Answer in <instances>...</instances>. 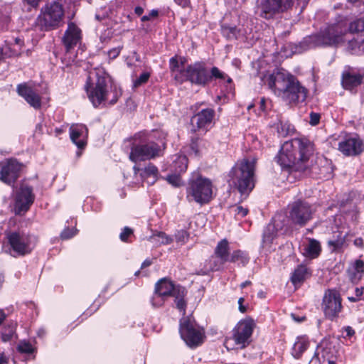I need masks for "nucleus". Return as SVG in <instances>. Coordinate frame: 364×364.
Instances as JSON below:
<instances>
[{
	"instance_id": "nucleus-1",
	"label": "nucleus",
	"mask_w": 364,
	"mask_h": 364,
	"mask_svg": "<svg viewBox=\"0 0 364 364\" xmlns=\"http://www.w3.org/2000/svg\"><path fill=\"white\" fill-rule=\"evenodd\" d=\"M314 145L306 138H294L286 141L276 156L278 164L295 177L313 172Z\"/></svg>"
},
{
	"instance_id": "nucleus-2",
	"label": "nucleus",
	"mask_w": 364,
	"mask_h": 364,
	"mask_svg": "<svg viewBox=\"0 0 364 364\" xmlns=\"http://www.w3.org/2000/svg\"><path fill=\"white\" fill-rule=\"evenodd\" d=\"M264 83L274 93L288 104H297L306 100L308 90L298 79L284 69H277L264 77Z\"/></svg>"
},
{
	"instance_id": "nucleus-3",
	"label": "nucleus",
	"mask_w": 364,
	"mask_h": 364,
	"mask_svg": "<svg viewBox=\"0 0 364 364\" xmlns=\"http://www.w3.org/2000/svg\"><path fill=\"white\" fill-rule=\"evenodd\" d=\"M85 89L87 97L95 108L114 105L118 101L121 92L109 83V77L105 73H96L95 77L87 78Z\"/></svg>"
},
{
	"instance_id": "nucleus-4",
	"label": "nucleus",
	"mask_w": 364,
	"mask_h": 364,
	"mask_svg": "<svg viewBox=\"0 0 364 364\" xmlns=\"http://www.w3.org/2000/svg\"><path fill=\"white\" fill-rule=\"evenodd\" d=\"M255 159H243L230 172V181L242 195L247 196L255 187Z\"/></svg>"
},
{
	"instance_id": "nucleus-5",
	"label": "nucleus",
	"mask_w": 364,
	"mask_h": 364,
	"mask_svg": "<svg viewBox=\"0 0 364 364\" xmlns=\"http://www.w3.org/2000/svg\"><path fill=\"white\" fill-rule=\"evenodd\" d=\"M309 0H257L256 14L266 20L274 18L276 16L291 11L302 4L304 7Z\"/></svg>"
},
{
	"instance_id": "nucleus-6",
	"label": "nucleus",
	"mask_w": 364,
	"mask_h": 364,
	"mask_svg": "<svg viewBox=\"0 0 364 364\" xmlns=\"http://www.w3.org/2000/svg\"><path fill=\"white\" fill-rule=\"evenodd\" d=\"M64 17L63 5L58 2L47 4L41 9L35 21V26L40 31H51L58 28Z\"/></svg>"
},
{
	"instance_id": "nucleus-7",
	"label": "nucleus",
	"mask_w": 364,
	"mask_h": 364,
	"mask_svg": "<svg viewBox=\"0 0 364 364\" xmlns=\"http://www.w3.org/2000/svg\"><path fill=\"white\" fill-rule=\"evenodd\" d=\"M6 239L9 246L6 252L14 257L31 253L36 241L33 236L23 231L7 232Z\"/></svg>"
},
{
	"instance_id": "nucleus-8",
	"label": "nucleus",
	"mask_w": 364,
	"mask_h": 364,
	"mask_svg": "<svg viewBox=\"0 0 364 364\" xmlns=\"http://www.w3.org/2000/svg\"><path fill=\"white\" fill-rule=\"evenodd\" d=\"M165 142L161 139L159 143L151 140L146 143L134 144L131 148L129 159L137 163L138 161L150 160L160 156L164 149Z\"/></svg>"
},
{
	"instance_id": "nucleus-9",
	"label": "nucleus",
	"mask_w": 364,
	"mask_h": 364,
	"mask_svg": "<svg viewBox=\"0 0 364 364\" xmlns=\"http://www.w3.org/2000/svg\"><path fill=\"white\" fill-rule=\"evenodd\" d=\"M175 80L180 82L189 81L192 84L204 87L210 82V76L205 63L198 61L176 73Z\"/></svg>"
},
{
	"instance_id": "nucleus-10",
	"label": "nucleus",
	"mask_w": 364,
	"mask_h": 364,
	"mask_svg": "<svg viewBox=\"0 0 364 364\" xmlns=\"http://www.w3.org/2000/svg\"><path fill=\"white\" fill-rule=\"evenodd\" d=\"M187 198L198 203H208L212 198V183L209 179L198 177L189 181L187 188Z\"/></svg>"
},
{
	"instance_id": "nucleus-11",
	"label": "nucleus",
	"mask_w": 364,
	"mask_h": 364,
	"mask_svg": "<svg viewBox=\"0 0 364 364\" xmlns=\"http://www.w3.org/2000/svg\"><path fill=\"white\" fill-rule=\"evenodd\" d=\"M346 28L343 23L328 25L321 29L320 32L311 37L316 46L337 45L343 41Z\"/></svg>"
},
{
	"instance_id": "nucleus-12",
	"label": "nucleus",
	"mask_w": 364,
	"mask_h": 364,
	"mask_svg": "<svg viewBox=\"0 0 364 364\" xmlns=\"http://www.w3.org/2000/svg\"><path fill=\"white\" fill-rule=\"evenodd\" d=\"M179 332L182 339L190 347L201 345L205 338L203 329L188 318L181 320Z\"/></svg>"
},
{
	"instance_id": "nucleus-13",
	"label": "nucleus",
	"mask_w": 364,
	"mask_h": 364,
	"mask_svg": "<svg viewBox=\"0 0 364 364\" xmlns=\"http://www.w3.org/2000/svg\"><path fill=\"white\" fill-rule=\"evenodd\" d=\"M288 210L290 220L295 226L299 227L306 225L312 219L314 214L311 205L309 203L301 200L289 204Z\"/></svg>"
},
{
	"instance_id": "nucleus-14",
	"label": "nucleus",
	"mask_w": 364,
	"mask_h": 364,
	"mask_svg": "<svg viewBox=\"0 0 364 364\" xmlns=\"http://www.w3.org/2000/svg\"><path fill=\"white\" fill-rule=\"evenodd\" d=\"M342 299L336 289H328L323 297L321 308L326 318L333 321L337 318L343 309Z\"/></svg>"
},
{
	"instance_id": "nucleus-15",
	"label": "nucleus",
	"mask_w": 364,
	"mask_h": 364,
	"mask_svg": "<svg viewBox=\"0 0 364 364\" xmlns=\"http://www.w3.org/2000/svg\"><path fill=\"white\" fill-rule=\"evenodd\" d=\"M255 323L251 318L240 321L232 330V339L240 348L248 346L251 341Z\"/></svg>"
},
{
	"instance_id": "nucleus-16",
	"label": "nucleus",
	"mask_w": 364,
	"mask_h": 364,
	"mask_svg": "<svg viewBox=\"0 0 364 364\" xmlns=\"http://www.w3.org/2000/svg\"><path fill=\"white\" fill-rule=\"evenodd\" d=\"M22 167L23 164L14 159L0 162V181L14 187L20 176Z\"/></svg>"
},
{
	"instance_id": "nucleus-17",
	"label": "nucleus",
	"mask_w": 364,
	"mask_h": 364,
	"mask_svg": "<svg viewBox=\"0 0 364 364\" xmlns=\"http://www.w3.org/2000/svg\"><path fill=\"white\" fill-rule=\"evenodd\" d=\"M338 150L345 156H357L363 151V143L355 134H347L338 142Z\"/></svg>"
},
{
	"instance_id": "nucleus-18",
	"label": "nucleus",
	"mask_w": 364,
	"mask_h": 364,
	"mask_svg": "<svg viewBox=\"0 0 364 364\" xmlns=\"http://www.w3.org/2000/svg\"><path fill=\"white\" fill-rule=\"evenodd\" d=\"M34 199L33 188L28 186H22L16 195L15 202V208L18 213L27 211Z\"/></svg>"
},
{
	"instance_id": "nucleus-19",
	"label": "nucleus",
	"mask_w": 364,
	"mask_h": 364,
	"mask_svg": "<svg viewBox=\"0 0 364 364\" xmlns=\"http://www.w3.org/2000/svg\"><path fill=\"white\" fill-rule=\"evenodd\" d=\"M17 92L22 97L31 107L35 109H39L41 107V99L31 87L26 83L19 84L17 86Z\"/></svg>"
},
{
	"instance_id": "nucleus-20",
	"label": "nucleus",
	"mask_w": 364,
	"mask_h": 364,
	"mask_svg": "<svg viewBox=\"0 0 364 364\" xmlns=\"http://www.w3.org/2000/svg\"><path fill=\"white\" fill-rule=\"evenodd\" d=\"M87 135L88 129L84 124H76L70 127V139L79 149H83L85 146Z\"/></svg>"
},
{
	"instance_id": "nucleus-21",
	"label": "nucleus",
	"mask_w": 364,
	"mask_h": 364,
	"mask_svg": "<svg viewBox=\"0 0 364 364\" xmlns=\"http://www.w3.org/2000/svg\"><path fill=\"white\" fill-rule=\"evenodd\" d=\"M214 117L215 110L206 108L196 114L192 118V122L196 124L198 129L207 130L211 126Z\"/></svg>"
},
{
	"instance_id": "nucleus-22",
	"label": "nucleus",
	"mask_w": 364,
	"mask_h": 364,
	"mask_svg": "<svg viewBox=\"0 0 364 364\" xmlns=\"http://www.w3.org/2000/svg\"><path fill=\"white\" fill-rule=\"evenodd\" d=\"M80 29L74 23L71 22L68 23V28L65 31L63 38V42L66 48V50L68 51L69 50L76 46L77 44L80 42Z\"/></svg>"
},
{
	"instance_id": "nucleus-23",
	"label": "nucleus",
	"mask_w": 364,
	"mask_h": 364,
	"mask_svg": "<svg viewBox=\"0 0 364 364\" xmlns=\"http://www.w3.org/2000/svg\"><path fill=\"white\" fill-rule=\"evenodd\" d=\"M336 360L331 348L318 346L309 364H335Z\"/></svg>"
},
{
	"instance_id": "nucleus-24",
	"label": "nucleus",
	"mask_w": 364,
	"mask_h": 364,
	"mask_svg": "<svg viewBox=\"0 0 364 364\" xmlns=\"http://www.w3.org/2000/svg\"><path fill=\"white\" fill-rule=\"evenodd\" d=\"M180 287L166 278L159 279L155 284L154 292L166 299L168 296H173L176 289Z\"/></svg>"
},
{
	"instance_id": "nucleus-25",
	"label": "nucleus",
	"mask_w": 364,
	"mask_h": 364,
	"mask_svg": "<svg viewBox=\"0 0 364 364\" xmlns=\"http://www.w3.org/2000/svg\"><path fill=\"white\" fill-rule=\"evenodd\" d=\"M270 223L275 227L276 230L283 233L287 232L295 226L290 220L289 213L288 215L283 213H277Z\"/></svg>"
},
{
	"instance_id": "nucleus-26",
	"label": "nucleus",
	"mask_w": 364,
	"mask_h": 364,
	"mask_svg": "<svg viewBox=\"0 0 364 364\" xmlns=\"http://www.w3.org/2000/svg\"><path fill=\"white\" fill-rule=\"evenodd\" d=\"M303 255L308 258L315 259L321 252L320 242L314 238H306V242L303 244Z\"/></svg>"
},
{
	"instance_id": "nucleus-27",
	"label": "nucleus",
	"mask_w": 364,
	"mask_h": 364,
	"mask_svg": "<svg viewBox=\"0 0 364 364\" xmlns=\"http://www.w3.org/2000/svg\"><path fill=\"white\" fill-rule=\"evenodd\" d=\"M309 341L306 336H298L291 348V355L296 359H299L308 349Z\"/></svg>"
},
{
	"instance_id": "nucleus-28",
	"label": "nucleus",
	"mask_w": 364,
	"mask_h": 364,
	"mask_svg": "<svg viewBox=\"0 0 364 364\" xmlns=\"http://www.w3.org/2000/svg\"><path fill=\"white\" fill-rule=\"evenodd\" d=\"M363 76L357 73H346L343 75L342 85L346 90H353L360 85Z\"/></svg>"
},
{
	"instance_id": "nucleus-29",
	"label": "nucleus",
	"mask_w": 364,
	"mask_h": 364,
	"mask_svg": "<svg viewBox=\"0 0 364 364\" xmlns=\"http://www.w3.org/2000/svg\"><path fill=\"white\" fill-rule=\"evenodd\" d=\"M309 269L303 264L299 265L291 277V281L295 287L300 286L309 276Z\"/></svg>"
},
{
	"instance_id": "nucleus-30",
	"label": "nucleus",
	"mask_w": 364,
	"mask_h": 364,
	"mask_svg": "<svg viewBox=\"0 0 364 364\" xmlns=\"http://www.w3.org/2000/svg\"><path fill=\"white\" fill-rule=\"evenodd\" d=\"M215 256L223 262H228L230 259V245L226 239H223L217 244L214 250Z\"/></svg>"
},
{
	"instance_id": "nucleus-31",
	"label": "nucleus",
	"mask_w": 364,
	"mask_h": 364,
	"mask_svg": "<svg viewBox=\"0 0 364 364\" xmlns=\"http://www.w3.org/2000/svg\"><path fill=\"white\" fill-rule=\"evenodd\" d=\"M364 273V262L358 259L355 261L352 269L349 270V277L353 284L358 283Z\"/></svg>"
},
{
	"instance_id": "nucleus-32",
	"label": "nucleus",
	"mask_w": 364,
	"mask_h": 364,
	"mask_svg": "<svg viewBox=\"0 0 364 364\" xmlns=\"http://www.w3.org/2000/svg\"><path fill=\"white\" fill-rule=\"evenodd\" d=\"M348 50L354 55H364V35L348 41Z\"/></svg>"
},
{
	"instance_id": "nucleus-33",
	"label": "nucleus",
	"mask_w": 364,
	"mask_h": 364,
	"mask_svg": "<svg viewBox=\"0 0 364 364\" xmlns=\"http://www.w3.org/2000/svg\"><path fill=\"white\" fill-rule=\"evenodd\" d=\"M171 167L177 173L185 172L188 167L187 157L185 155H175Z\"/></svg>"
},
{
	"instance_id": "nucleus-34",
	"label": "nucleus",
	"mask_w": 364,
	"mask_h": 364,
	"mask_svg": "<svg viewBox=\"0 0 364 364\" xmlns=\"http://www.w3.org/2000/svg\"><path fill=\"white\" fill-rule=\"evenodd\" d=\"M221 33L228 40L237 39L243 35L240 29L228 24L221 25Z\"/></svg>"
},
{
	"instance_id": "nucleus-35",
	"label": "nucleus",
	"mask_w": 364,
	"mask_h": 364,
	"mask_svg": "<svg viewBox=\"0 0 364 364\" xmlns=\"http://www.w3.org/2000/svg\"><path fill=\"white\" fill-rule=\"evenodd\" d=\"M186 289L183 287H178L175 291V294L173 296L175 297V302L176 304V307L179 309L180 311L183 312V314H185L186 302L184 300V296L186 295Z\"/></svg>"
},
{
	"instance_id": "nucleus-36",
	"label": "nucleus",
	"mask_w": 364,
	"mask_h": 364,
	"mask_svg": "<svg viewBox=\"0 0 364 364\" xmlns=\"http://www.w3.org/2000/svg\"><path fill=\"white\" fill-rule=\"evenodd\" d=\"M250 258L247 253L240 250H237L232 252L229 261L230 262H238L242 266H245L249 262Z\"/></svg>"
},
{
	"instance_id": "nucleus-37",
	"label": "nucleus",
	"mask_w": 364,
	"mask_h": 364,
	"mask_svg": "<svg viewBox=\"0 0 364 364\" xmlns=\"http://www.w3.org/2000/svg\"><path fill=\"white\" fill-rule=\"evenodd\" d=\"M159 171L156 166L153 164L149 163L144 168L142 172L140 173V176L142 178H151L152 181L149 182L150 183H154L158 176Z\"/></svg>"
},
{
	"instance_id": "nucleus-38",
	"label": "nucleus",
	"mask_w": 364,
	"mask_h": 364,
	"mask_svg": "<svg viewBox=\"0 0 364 364\" xmlns=\"http://www.w3.org/2000/svg\"><path fill=\"white\" fill-rule=\"evenodd\" d=\"M277 232H279V231L276 230L275 227L269 223L264 230L262 243L264 245L271 244Z\"/></svg>"
},
{
	"instance_id": "nucleus-39",
	"label": "nucleus",
	"mask_w": 364,
	"mask_h": 364,
	"mask_svg": "<svg viewBox=\"0 0 364 364\" xmlns=\"http://www.w3.org/2000/svg\"><path fill=\"white\" fill-rule=\"evenodd\" d=\"M277 129L279 136L282 137H286L294 133V127L287 122H279L277 124Z\"/></svg>"
},
{
	"instance_id": "nucleus-40",
	"label": "nucleus",
	"mask_w": 364,
	"mask_h": 364,
	"mask_svg": "<svg viewBox=\"0 0 364 364\" xmlns=\"http://www.w3.org/2000/svg\"><path fill=\"white\" fill-rule=\"evenodd\" d=\"M184 62H185L184 58H181L180 62L178 60V59L176 56L170 58L169 68H170L171 72L172 73V74L173 75L174 77L176 73H178L179 72L183 71V70L185 68H182V67H183Z\"/></svg>"
},
{
	"instance_id": "nucleus-41",
	"label": "nucleus",
	"mask_w": 364,
	"mask_h": 364,
	"mask_svg": "<svg viewBox=\"0 0 364 364\" xmlns=\"http://www.w3.org/2000/svg\"><path fill=\"white\" fill-rule=\"evenodd\" d=\"M226 262H223L220 259L213 257L207 262V267L209 271L215 272L222 269Z\"/></svg>"
},
{
	"instance_id": "nucleus-42",
	"label": "nucleus",
	"mask_w": 364,
	"mask_h": 364,
	"mask_svg": "<svg viewBox=\"0 0 364 364\" xmlns=\"http://www.w3.org/2000/svg\"><path fill=\"white\" fill-rule=\"evenodd\" d=\"M210 76V81L212 79H221V80H225L227 79V82L228 83L232 82V79L227 76L225 73L222 72L218 69L217 67H213L210 70V73H209Z\"/></svg>"
},
{
	"instance_id": "nucleus-43",
	"label": "nucleus",
	"mask_w": 364,
	"mask_h": 364,
	"mask_svg": "<svg viewBox=\"0 0 364 364\" xmlns=\"http://www.w3.org/2000/svg\"><path fill=\"white\" fill-rule=\"evenodd\" d=\"M348 30L351 33L364 31V17H360L350 22Z\"/></svg>"
},
{
	"instance_id": "nucleus-44",
	"label": "nucleus",
	"mask_w": 364,
	"mask_h": 364,
	"mask_svg": "<svg viewBox=\"0 0 364 364\" xmlns=\"http://www.w3.org/2000/svg\"><path fill=\"white\" fill-rule=\"evenodd\" d=\"M15 329L16 325L14 323L4 327L1 333L3 341L5 342L11 341L14 336Z\"/></svg>"
},
{
	"instance_id": "nucleus-45",
	"label": "nucleus",
	"mask_w": 364,
	"mask_h": 364,
	"mask_svg": "<svg viewBox=\"0 0 364 364\" xmlns=\"http://www.w3.org/2000/svg\"><path fill=\"white\" fill-rule=\"evenodd\" d=\"M18 350L21 353H32L34 350V348L31 343L23 341L19 343L17 347Z\"/></svg>"
},
{
	"instance_id": "nucleus-46",
	"label": "nucleus",
	"mask_w": 364,
	"mask_h": 364,
	"mask_svg": "<svg viewBox=\"0 0 364 364\" xmlns=\"http://www.w3.org/2000/svg\"><path fill=\"white\" fill-rule=\"evenodd\" d=\"M181 173H174L173 174L168 175L166 178L168 183L171 184L174 187H179L183 184V181L181 180V176H179Z\"/></svg>"
},
{
	"instance_id": "nucleus-47",
	"label": "nucleus",
	"mask_w": 364,
	"mask_h": 364,
	"mask_svg": "<svg viewBox=\"0 0 364 364\" xmlns=\"http://www.w3.org/2000/svg\"><path fill=\"white\" fill-rule=\"evenodd\" d=\"M175 237L178 243L183 245L188 241L189 233L185 230H180L176 233Z\"/></svg>"
},
{
	"instance_id": "nucleus-48",
	"label": "nucleus",
	"mask_w": 364,
	"mask_h": 364,
	"mask_svg": "<svg viewBox=\"0 0 364 364\" xmlns=\"http://www.w3.org/2000/svg\"><path fill=\"white\" fill-rule=\"evenodd\" d=\"M344 241V237L341 236L338 237L337 239L328 240V245L330 247H332L333 251H335L342 247Z\"/></svg>"
},
{
	"instance_id": "nucleus-49",
	"label": "nucleus",
	"mask_w": 364,
	"mask_h": 364,
	"mask_svg": "<svg viewBox=\"0 0 364 364\" xmlns=\"http://www.w3.org/2000/svg\"><path fill=\"white\" fill-rule=\"evenodd\" d=\"M231 211L234 213L237 218H243L247 215L248 209L241 205H233L231 207Z\"/></svg>"
},
{
	"instance_id": "nucleus-50",
	"label": "nucleus",
	"mask_w": 364,
	"mask_h": 364,
	"mask_svg": "<svg viewBox=\"0 0 364 364\" xmlns=\"http://www.w3.org/2000/svg\"><path fill=\"white\" fill-rule=\"evenodd\" d=\"M134 231L132 228L129 227H124L119 235V238L122 242H129V237H132Z\"/></svg>"
},
{
	"instance_id": "nucleus-51",
	"label": "nucleus",
	"mask_w": 364,
	"mask_h": 364,
	"mask_svg": "<svg viewBox=\"0 0 364 364\" xmlns=\"http://www.w3.org/2000/svg\"><path fill=\"white\" fill-rule=\"evenodd\" d=\"M150 77V73L148 72H144L141 73L139 77H137L134 82V87H139L144 83H146Z\"/></svg>"
},
{
	"instance_id": "nucleus-52",
	"label": "nucleus",
	"mask_w": 364,
	"mask_h": 364,
	"mask_svg": "<svg viewBox=\"0 0 364 364\" xmlns=\"http://www.w3.org/2000/svg\"><path fill=\"white\" fill-rule=\"evenodd\" d=\"M156 237L161 244L167 245L171 242V240L164 232H159L156 235H154L151 238L156 239Z\"/></svg>"
},
{
	"instance_id": "nucleus-53",
	"label": "nucleus",
	"mask_w": 364,
	"mask_h": 364,
	"mask_svg": "<svg viewBox=\"0 0 364 364\" xmlns=\"http://www.w3.org/2000/svg\"><path fill=\"white\" fill-rule=\"evenodd\" d=\"M165 298L159 296L156 292L154 293V295L151 298V304L154 307H159L161 306L165 301Z\"/></svg>"
},
{
	"instance_id": "nucleus-54",
	"label": "nucleus",
	"mask_w": 364,
	"mask_h": 364,
	"mask_svg": "<svg viewBox=\"0 0 364 364\" xmlns=\"http://www.w3.org/2000/svg\"><path fill=\"white\" fill-rule=\"evenodd\" d=\"M16 55V53L12 51L9 47H5L4 48H0V61L2 60L10 58Z\"/></svg>"
},
{
	"instance_id": "nucleus-55",
	"label": "nucleus",
	"mask_w": 364,
	"mask_h": 364,
	"mask_svg": "<svg viewBox=\"0 0 364 364\" xmlns=\"http://www.w3.org/2000/svg\"><path fill=\"white\" fill-rule=\"evenodd\" d=\"M77 234V230L76 229H70L67 228L65 229L60 234V237L63 240H68L73 236H75Z\"/></svg>"
},
{
	"instance_id": "nucleus-56",
	"label": "nucleus",
	"mask_w": 364,
	"mask_h": 364,
	"mask_svg": "<svg viewBox=\"0 0 364 364\" xmlns=\"http://www.w3.org/2000/svg\"><path fill=\"white\" fill-rule=\"evenodd\" d=\"M159 16V11L157 9H152L149 14H146L144 16H142L141 18V21L142 22L151 21L156 18H157Z\"/></svg>"
},
{
	"instance_id": "nucleus-57",
	"label": "nucleus",
	"mask_w": 364,
	"mask_h": 364,
	"mask_svg": "<svg viewBox=\"0 0 364 364\" xmlns=\"http://www.w3.org/2000/svg\"><path fill=\"white\" fill-rule=\"evenodd\" d=\"M309 117H310V120H309L310 124L312 126H316L320 122L321 115L318 113L311 112Z\"/></svg>"
},
{
	"instance_id": "nucleus-58",
	"label": "nucleus",
	"mask_w": 364,
	"mask_h": 364,
	"mask_svg": "<svg viewBox=\"0 0 364 364\" xmlns=\"http://www.w3.org/2000/svg\"><path fill=\"white\" fill-rule=\"evenodd\" d=\"M122 47L118 46L117 48H114L110 49L108 51V56L110 59L116 58L120 53Z\"/></svg>"
},
{
	"instance_id": "nucleus-59",
	"label": "nucleus",
	"mask_w": 364,
	"mask_h": 364,
	"mask_svg": "<svg viewBox=\"0 0 364 364\" xmlns=\"http://www.w3.org/2000/svg\"><path fill=\"white\" fill-rule=\"evenodd\" d=\"M343 332L346 333L345 337L350 338L355 334V331L350 326H345L343 328Z\"/></svg>"
},
{
	"instance_id": "nucleus-60",
	"label": "nucleus",
	"mask_w": 364,
	"mask_h": 364,
	"mask_svg": "<svg viewBox=\"0 0 364 364\" xmlns=\"http://www.w3.org/2000/svg\"><path fill=\"white\" fill-rule=\"evenodd\" d=\"M40 1L41 0H23L24 4H26L33 8L38 7Z\"/></svg>"
},
{
	"instance_id": "nucleus-61",
	"label": "nucleus",
	"mask_w": 364,
	"mask_h": 364,
	"mask_svg": "<svg viewBox=\"0 0 364 364\" xmlns=\"http://www.w3.org/2000/svg\"><path fill=\"white\" fill-rule=\"evenodd\" d=\"M175 2L182 8L188 7L191 4L190 0H174Z\"/></svg>"
},
{
	"instance_id": "nucleus-62",
	"label": "nucleus",
	"mask_w": 364,
	"mask_h": 364,
	"mask_svg": "<svg viewBox=\"0 0 364 364\" xmlns=\"http://www.w3.org/2000/svg\"><path fill=\"white\" fill-rule=\"evenodd\" d=\"M244 302L243 298H240L238 300V304H239V310L242 313H245L246 311V308L245 306H243L242 303Z\"/></svg>"
},
{
	"instance_id": "nucleus-63",
	"label": "nucleus",
	"mask_w": 364,
	"mask_h": 364,
	"mask_svg": "<svg viewBox=\"0 0 364 364\" xmlns=\"http://www.w3.org/2000/svg\"><path fill=\"white\" fill-rule=\"evenodd\" d=\"M191 148L196 155L198 154V146L196 141H192L191 144Z\"/></svg>"
},
{
	"instance_id": "nucleus-64",
	"label": "nucleus",
	"mask_w": 364,
	"mask_h": 364,
	"mask_svg": "<svg viewBox=\"0 0 364 364\" xmlns=\"http://www.w3.org/2000/svg\"><path fill=\"white\" fill-rule=\"evenodd\" d=\"M152 264V261L150 259H145L141 266V269H144L145 267H149Z\"/></svg>"
}]
</instances>
